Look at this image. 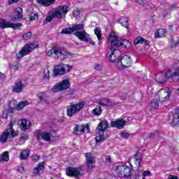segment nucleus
I'll return each instance as SVG.
<instances>
[{"label": "nucleus", "mask_w": 179, "mask_h": 179, "mask_svg": "<svg viewBox=\"0 0 179 179\" xmlns=\"http://www.w3.org/2000/svg\"><path fill=\"white\" fill-rule=\"evenodd\" d=\"M73 15H74V16H78V15H80V12H78V11H74L73 13Z\"/></svg>", "instance_id": "nucleus-61"}, {"label": "nucleus", "mask_w": 179, "mask_h": 179, "mask_svg": "<svg viewBox=\"0 0 179 179\" xmlns=\"http://www.w3.org/2000/svg\"><path fill=\"white\" fill-rule=\"evenodd\" d=\"M127 124V120L124 119H118L117 120H113L110 122V127L112 128H117V129H124Z\"/></svg>", "instance_id": "nucleus-18"}, {"label": "nucleus", "mask_w": 179, "mask_h": 179, "mask_svg": "<svg viewBox=\"0 0 179 179\" xmlns=\"http://www.w3.org/2000/svg\"><path fill=\"white\" fill-rule=\"evenodd\" d=\"M110 51L111 54L109 55V61L110 62L114 63L117 62L118 64V61H120L121 59V50L118 49V47L114 48L113 49V45L110 44Z\"/></svg>", "instance_id": "nucleus-9"}, {"label": "nucleus", "mask_w": 179, "mask_h": 179, "mask_svg": "<svg viewBox=\"0 0 179 179\" xmlns=\"http://www.w3.org/2000/svg\"><path fill=\"white\" fill-rule=\"evenodd\" d=\"M105 163H111V156L110 155L105 156Z\"/></svg>", "instance_id": "nucleus-50"}, {"label": "nucleus", "mask_w": 179, "mask_h": 179, "mask_svg": "<svg viewBox=\"0 0 179 179\" xmlns=\"http://www.w3.org/2000/svg\"><path fill=\"white\" fill-rule=\"evenodd\" d=\"M69 12V7L66 5L64 6H60V9L57 10L55 9L52 10V17H57V19H62L63 15H66Z\"/></svg>", "instance_id": "nucleus-10"}, {"label": "nucleus", "mask_w": 179, "mask_h": 179, "mask_svg": "<svg viewBox=\"0 0 179 179\" xmlns=\"http://www.w3.org/2000/svg\"><path fill=\"white\" fill-rule=\"evenodd\" d=\"M172 122L174 125H179V115L176 114L173 115Z\"/></svg>", "instance_id": "nucleus-41"}, {"label": "nucleus", "mask_w": 179, "mask_h": 179, "mask_svg": "<svg viewBox=\"0 0 179 179\" xmlns=\"http://www.w3.org/2000/svg\"><path fill=\"white\" fill-rule=\"evenodd\" d=\"M31 37V32L29 31L23 34L22 38L24 40H29Z\"/></svg>", "instance_id": "nucleus-44"}, {"label": "nucleus", "mask_w": 179, "mask_h": 179, "mask_svg": "<svg viewBox=\"0 0 179 179\" xmlns=\"http://www.w3.org/2000/svg\"><path fill=\"white\" fill-rule=\"evenodd\" d=\"M85 107V102H79L76 104L69 105L67 106V115L68 117H73L76 115L82 108Z\"/></svg>", "instance_id": "nucleus-7"}, {"label": "nucleus", "mask_w": 179, "mask_h": 179, "mask_svg": "<svg viewBox=\"0 0 179 179\" xmlns=\"http://www.w3.org/2000/svg\"><path fill=\"white\" fill-rule=\"evenodd\" d=\"M145 0H134L135 2H137V3H139V5L145 6L146 5Z\"/></svg>", "instance_id": "nucleus-52"}, {"label": "nucleus", "mask_w": 179, "mask_h": 179, "mask_svg": "<svg viewBox=\"0 0 179 179\" xmlns=\"http://www.w3.org/2000/svg\"><path fill=\"white\" fill-rule=\"evenodd\" d=\"M36 2L41 6H48L47 0H36Z\"/></svg>", "instance_id": "nucleus-43"}, {"label": "nucleus", "mask_w": 179, "mask_h": 179, "mask_svg": "<svg viewBox=\"0 0 179 179\" xmlns=\"http://www.w3.org/2000/svg\"><path fill=\"white\" fill-rule=\"evenodd\" d=\"M8 138L13 137L10 136V133L6 130L0 136V142H1V143H5V142L8 141Z\"/></svg>", "instance_id": "nucleus-27"}, {"label": "nucleus", "mask_w": 179, "mask_h": 179, "mask_svg": "<svg viewBox=\"0 0 179 179\" xmlns=\"http://www.w3.org/2000/svg\"><path fill=\"white\" fill-rule=\"evenodd\" d=\"M23 90V83L22 80L15 83L14 87L12 89L13 93H20Z\"/></svg>", "instance_id": "nucleus-25"}, {"label": "nucleus", "mask_w": 179, "mask_h": 179, "mask_svg": "<svg viewBox=\"0 0 179 179\" xmlns=\"http://www.w3.org/2000/svg\"><path fill=\"white\" fill-rule=\"evenodd\" d=\"M155 133L151 132L149 135H148V138H153V136H155Z\"/></svg>", "instance_id": "nucleus-62"}, {"label": "nucleus", "mask_w": 179, "mask_h": 179, "mask_svg": "<svg viewBox=\"0 0 179 179\" xmlns=\"http://www.w3.org/2000/svg\"><path fill=\"white\" fill-rule=\"evenodd\" d=\"M73 31H78V30L83 31V29H85V25L83 24H74L72 27Z\"/></svg>", "instance_id": "nucleus-35"}, {"label": "nucleus", "mask_w": 179, "mask_h": 179, "mask_svg": "<svg viewBox=\"0 0 179 179\" xmlns=\"http://www.w3.org/2000/svg\"><path fill=\"white\" fill-rule=\"evenodd\" d=\"M179 43L178 42H176L172 43L171 45V48H176V47H177V45H178Z\"/></svg>", "instance_id": "nucleus-58"}, {"label": "nucleus", "mask_w": 179, "mask_h": 179, "mask_svg": "<svg viewBox=\"0 0 179 179\" xmlns=\"http://www.w3.org/2000/svg\"><path fill=\"white\" fill-rule=\"evenodd\" d=\"M52 19H54V17H52V13H51V15L50 16L46 17V22H52Z\"/></svg>", "instance_id": "nucleus-53"}, {"label": "nucleus", "mask_w": 179, "mask_h": 179, "mask_svg": "<svg viewBox=\"0 0 179 179\" xmlns=\"http://www.w3.org/2000/svg\"><path fill=\"white\" fill-rule=\"evenodd\" d=\"M108 41L112 44V50L117 47H122V48H124V50H129L132 46L129 41L127 39L118 40V38L115 35H110Z\"/></svg>", "instance_id": "nucleus-1"}, {"label": "nucleus", "mask_w": 179, "mask_h": 179, "mask_svg": "<svg viewBox=\"0 0 179 179\" xmlns=\"http://www.w3.org/2000/svg\"><path fill=\"white\" fill-rule=\"evenodd\" d=\"M85 156L87 160V170L88 171H90V170L94 167V164L96 163L94 162V157L90 152H86Z\"/></svg>", "instance_id": "nucleus-17"}, {"label": "nucleus", "mask_w": 179, "mask_h": 179, "mask_svg": "<svg viewBox=\"0 0 179 179\" xmlns=\"http://www.w3.org/2000/svg\"><path fill=\"white\" fill-rule=\"evenodd\" d=\"M155 36L156 38H160V37H162V36H160V31H155Z\"/></svg>", "instance_id": "nucleus-56"}, {"label": "nucleus", "mask_w": 179, "mask_h": 179, "mask_svg": "<svg viewBox=\"0 0 179 179\" xmlns=\"http://www.w3.org/2000/svg\"><path fill=\"white\" fill-rule=\"evenodd\" d=\"M57 0H46V3H48V6H50V5H52V3H55V2Z\"/></svg>", "instance_id": "nucleus-54"}, {"label": "nucleus", "mask_w": 179, "mask_h": 179, "mask_svg": "<svg viewBox=\"0 0 179 179\" xmlns=\"http://www.w3.org/2000/svg\"><path fill=\"white\" fill-rule=\"evenodd\" d=\"M169 179H178V178L177 176H174L173 175H170L169 176Z\"/></svg>", "instance_id": "nucleus-60"}, {"label": "nucleus", "mask_w": 179, "mask_h": 179, "mask_svg": "<svg viewBox=\"0 0 179 179\" xmlns=\"http://www.w3.org/2000/svg\"><path fill=\"white\" fill-rule=\"evenodd\" d=\"M71 87V82L68 79L63 80L60 83L54 85L52 88V92L58 93V92H64L68 90Z\"/></svg>", "instance_id": "nucleus-8"}, {"label": "nucleus", "mask_w": 179, "mask_h": 179, "mask_svg": "<svg viewBox=\"0 0 179 179\" xmlns=\"http://www.w3.org/2000/svg\"><path fill=\"white\" fill-rule=\"evenodd\" d=\"M169 73H171V70H168L166 73H159L156 75L155 76V80L158 83H165L166 79H169L170 78V76H169Z\"/></svg>", "instance_id": "nucleus-16"}, {"label": "nucleus", "mask_w": 179, "mask_h": 179, "mask_svg": "<svg viewBox=\"0 0 179 179\" xmlns=\"http://www.w3.org/2000/svg\"><path fill=\"white\" fill-rule=\"evenodd\" d=\"M37 139H42L45 142H50L51 141V134L48 132H42L40 130L36 131Z\"/></svg>", "instance_id": "nucleus-20"}, {"label": "nucleus", "mask_w": 179, "mask_h": 179, "mask_svg": "<svg viewBox=\"0 0 179 179\" xmlns=\"http://www.w3.org/2000/svg\"><path fill=\"white\" fill-rule=\"evenodd\" d=\"M27 139H29V136L27 135H22L20 137V141L22 142V143H24Z\"/></svg>", "instance_id": "nucleus-45"}, {"label": "nucleus", "mask_w": 179, "mask_h": 179, "mask_svg": "<svg viewBox=\"0 0 179 179\" xmlns=\"http://www.w3.org/2000/svg\"><path fill=\"white\" fill-rule=\"evenodd\" d=\"M115 171L117 173V176L120 178H125L127 177H131V171H134L131 167L127 165H117L115 166Z\"/></svg>", "instance_id": "nucleus-5"}, {"label": "nucleus", "mask_w": 179, "mask_h": 179, "mask_svg": "<svg viewBox=\"0 0 179 179\" xmlns=\"http://www.w3.org/2000/svg\"><path fill=\"white\" fill-rule=\"evenodd\" d=\"M14 20H22L23 19V8L17 7L14 10Z\"/></svg>", "instance_id": "nucleus-21"}, {"label": "nucleus", "mask_w": 179, "mask_h": 179, "mask_svg": "<svg viewBox=\"0 0 179 179\" xmlns=\"http://www.w3.org/2000/svg\"><path fill=\"white\" fill-rule=\"evenodd\" d=\"M87 43H91L92 45H94V42L92 41V39L90 38V36H89V40L87 41Z\"/></svg>", "instance_id": "nucleus-59"}, {"label": "nucleus", "mask_w": 179, "mask_h": 179, "mask_svg": "<svg viewBox=\"0 0 179 179\" xmlns=\"http://www.w3.org/2000/svg\"><path fill=\"white\" fill-rule=\"evenodd\" d=\"M30 20H37L38 19V13H31L30 14Z\"/></svg>", "instance_id": "nucleus-46"}, {"label": "nucleus", "mask_w": 179, "mask_h": 179, "mask_svg": "<svg viewBox=\"0 0 179 179\" xmlns=\"http://www.w3.org/2000/svg\"><path fill=\"white\" fill-rule=\"evenodd\" d=\"M9 162V152L8 151L0 155V162Z\"/></svg>", "instance_id": "nucleus-32"}, {"label": "nucleus", "mask_w": 179, "mask_h": 179, "mask_svg": "<svg viewBox=\"0 0 179 179\" xmlns=\"http://www.w3.org/2000/svg\"><path fill=\"white\" fill-rule=\"evenodd\" d=\"M134 163L137 166V170H139L142 165L141 164V162H142V153L139 151H137L134 156Z\"/></svg>", "instance_id": "nucleus-22"}, {"label": "nucleus", "mask_w": 179, "mask_h": 179, "mask_svg": "<svg viewBox=\"0 0 179 179\" xmlns=\"http://www.w3.org/2000/svg\"><path fill=\"white\" fill-rule=\"evenodd\" d=\"M94 69L95 71H101L103 69V66H101L100 64H95L94 66Z\"/></svg>", "instance_id": "nucleus-48"}, {"label": "nucleus", "mask_w": 179, "mask_h": 179, "mask_svg": "<svg viewBox=\"0 0 179 179\" xmlns=\"http://www.w3.org/2000/svg\"><path fill=\"white\" fill-rule=\"evenodd\" d=\"M18 124L20 125L21 131H27V129L30 128V121L26 119H23L22 120L20 121Z\"/></svg>", "instance_id": "nucleus-24"}, {"label": "nucleus", "mask_w": 179, "mask_h": 179, "mask_svg": "<svg viewBox=\"0 0 179 179\" xmlns=\"http://www.w3.org/2000/svg\"><path fill=\"white\" fill-rule=\"evenodd\" d=\"M98 104L102 106V107H104V106H111V101L108 99H101L98 101Z\"/></svg>", "instance_id": "nucleus-30"}, {"label": "nucleus", "mask_w": 179, "mask_h": 179, "mask_svg": "<svg viewBox=\"0 0 179 179\" xmlns=\"http://www.w3.org/2000/svg\"><path fill=\"white\" fill-rule=\"evenodd\" d=\"M160 37H166V34H167L166 29H162L159 30Z\"/></svg>", "instance_id": "nucleus-47"}, {"label": "nucleus", "mask_w": 179, "mask_h": 179, "mask_svg": "<svg viewBox=\"0 0 179 179\" xmlns=\"http://www.w3.org/2000/svg\"><path fill=\"white\" fill-rule=\"evenodd\" d=\"M143 43H145V45H149V41L145 39Z\"/></svg>", "instance_id": "nucleus-64"}, {"label": "nucleus", "mask_w": 179, "mask_h": 179, "mask_svg": "<svg viewBox=\"0 0 179 179\" xmlns=\"http://www.w3.org/2000/svg\"><path fill=\"white\" fill-rule=\"evenodd\" d=\"M169 78H171L173 82L179 81V66L176 67L174 71L171 70V73L169 74Z\"/></svg>", "instance_id": "nucleus-23"}, {"label": "nucleus", "mask_w": 179, "mask_h": 179, "mask_svg": "<svg viewBox=\"0 0 179 179\" xmlns=\"http://www.w3.org/2000/svg\"><path fill=\"white\" fill-rule=\"evenodd\" d=\"M56 55L60 61H64L68 58V53L64 50H61V48L53 47L47 52V55L51 57V55Z\"/></svg>", "instance_id": "nucleus-6"}, {"label": "nucleus", "mask_w": 179, "mask_h": 179, "mask_svg": "<svg viewBox=\"0 0 179 179\" xmlns=\"http://www.w3.org/2000/svg\"><path fill=\"white\" fill-rule=\"evenodd\" d=\"M7 132L10 133V136L13 138H15V136H17V133L15 132V130H13V123L10 122L9 124V129H6Z\"/></svg>", "instance_id": "nucleus-33"}, {"label": "nucleus", "mask_w": 179, "mask_h": 179, "mask_svg": "<svg viewBox=\"0 0 179 179\" xmlns=\"http://www.w3.org/2000/svg\"><path fill=\"white\" fill-rule=\"evenodd\" d=\"M107 128H108V123H107V121L106 120L101 121L98 124L96 131H98L99 134L95 138V141L97 143L104 142V141H106V139H107V138L108 137L107 131H106Z\"/></svg>", "instance_id": "nucleus-2"}, {"label": "nucleus", "mask_w": 179, "mask_h": 179, "mask_svg": "<svg viewBox=\"0 0 179 179\" xmlns=\"http://www.w3.org/2000/svg\"><path fill=\"white\" fill-rule=\"evenodd\" d=\"M31 160H35V161L40 160V156L37 155H33L31 156Z\"/></svg>", "instance_id": "nucleus-51"}, {"label": "nucleus", "mask_w": 179, "mask_h": 179, "mask_svg": "<svg viewBox=\"0 0 179 179\" xmlns=\"http://www.w3.org/2000/svg\"><path fill=\"white\" fill-rule=\"evenodd\" d=\"M117 22L121 25H122L123 27H126V29H128V27H129V22L128 17L123 16V17H120L117 20Z\"/></svg>", "instance_id": "nucleus-26"}, {"label": "nucleus", "mask_w": 179, "mask_h": 179, "mask_svg": "<svg viewBox=\"0 0 179 179\" xmlns=\"http://www.w3.org/2000/svg\"><path fill=\"white\" fill-rule=\"evenodd\" d=\"M72 33H73V29L72 27L69 28H64L61 31V34H72Z\"/></svg>", "instance_id": "nucleus-38"}, {"label": "nucleus", "mask_w": 179, "mask_h": 179, "mask_svg": "<svg viewBox=\"0 0 179 179\" xmlns=\"http://www.w3.org/2000/svg\"><path fill=\"white\" fill-rule=\"evenodd\" d=\"M2 79H5V74L0 72V83L1 82Z\"/></svg>", "instance_id": "nucleus-57"}, {"label": "nucleus", "mask_w": 179, "mask_h": 179, "mask_svg": "<svg viewBox=\"0 0 179 179\" xmlns=\"http://www.w3.org/2000/svg\"><path fill=\"white\" fill-rule=\"evenodd\" d=\"M82 167H68L66 169V174L68 177H75V178H79L82 177Z\"/></svg>", "instance_id": "nucleus-11"}, {"label": "nucleus", "mask_w": 179, "mask_h": 179, "mask_svg": "<svg viewBox=\"0 0 179 179\" xmlns=\"http://www.w3.org/2000/svg\"><path fill=\"white\" fill-rule=\"evenodd\" d=\"M29 156H30V150L27 149L21 152L20 159V160H27V159H29Z\"/></svg>", "instance_id": "nucleus-29"}, {"label": "nucleus", "mask_w": 179, "mask_h": 179, "mask_svg": "<svg viewBox=\"0 0 179 179\" xmlns=\"http://www.w3.org/2000/svg\"><path fill=\"white\" fill-rule=\"evenodd\" d=\"M121 138L124 139H129V138H134V134H129L127 131H122L120 134Z\"/></svg>", "instance_id": "nucleus-36"}, {"label": "nucleus", "mask_w": 179, "mask_h": 179, "mask_svg": "<svg viewBox=\"0 0 179 179\" xmlns=\"http://www.w3.org/2000/svg\"><path fill=\"white\" fill-rule=\"evenodd\" d=\"M23 26L22 23H13L9 21H6V20H1L0 21V29H13V30H17L19 27H22Z\"/></svg>", "instance_id": "nucleus-12"}, {"label": "nucleus", "mask_w": 179, "mask_h": 179, "mask_svg": "<svg viewBox=\"0 0 179 179\" xmlns=\"http://www.w3.org/2000/svg\"><path fill=\"white\" fill-rule=\"evenodd\" d=\"M92 113L96 117L101 115V106H99L98 108H94L92 110Z\"/></svg>", "instance_id": "nucleus-37"}, {"label": "nucleus", "mask_w": 179, "mask_h": 179, "mask_svg": "<svg viewBox=\"0 0 179 179\" xmlns=\"http://www.w3.org/2000/svg\"><path fill=\"white\" fill-rule=\"evenodd\" d=\"M29 104H30V103L27 101H20L17 105L16 108L17 110H22L24 108V107H26V106H29Z\"/></svg>", "instance_id": "nucleus-34"}, {"label": "nucleus", "mask_w": 179, "mask_h": 179, "mask_svg": "<svg viewBox=\"0 0 179 179\" xmlns=\"http://www.w3.org/2000/svg\"><path fill=\"white\" fill-rule=\"evenodd\" d=\"M19 0H8V5H12V3H17Z\"/></svg>", "instance_id": "nucleus-55"}, {"label": "nucleus", "mask_w": 179, "mask_h": 179, "mask_svg": "<svg viewBox=\"0 0 179 179\" xmlns=\"http://www.w3.org/2000/svg\"><path fill=\"white\" fill-rule=\"evenodd\" d=\"M142 176H143V177H148L152 176V173H150V171H145L143 172Z\"/></svg>", "instance_id": "nucleus-49"}, {"label": "nucleus", "mask_w": 179, "mask_h": 179, "mask_svg": "<svg viewBox=\"0 0 179 179\" xmlns=\"http://www.w3.org/2000/svg\"><path fill=\"white\" fill-rule=\"evenodd\" d=\"M144 41H145V38L141 36H138L134 40V44L135 45H136V44H143Z\"/></svg>", "instance_id": "nucleus-40"}, {"label": "nucleus", "mask_w": 179, "mask_h": 179, "mask_svg": "<svg viewBox=\"0 0 179 179\" xmlns=\"http://www.w3.org/2000/svg\"><path fill=\"white\" fill-rule=\"evenodd\" d=\"M94 31L99 40V44H101V40H103V38L101 37V30H100V28L96 27L94 29Z\"/></svg>", "instance_id": "nucleus-31"}, {"label": "nucleus", "mask_w": 179, "mask_h": 179, "mask_svg": "<svg viewBox=\"0 0 179 179\" xmlns=\"http://www.w3.org/2000/svg\"><path fill=\"white\" fill-rule=\"evenodd\" d=\"M40 171H44V162H40L33 170L34 174H38Z\"/></svg>", "instance_id": "nucleus-28"}, {"label": "nucleus", "mask_w": 179, "mask_h": 179, "mask_svg": "<svg viewBox=\"0 0 179 179\" xmlns=\"http://www.w3.org/2000/svg\"><path fill=\"white\" fill-rule=\"evenodd\" d=\"M159 101H156L155 99H154L153 101H152L150 102V107H152V108H154L155 110H156L157 108H159Z\"/></svg>", "instance_id": "nucleus-39"}, {"label": "nucleus", "mask_w": 179, "mask_h": 179, "mask_svg": "<svg viewBox=\"0 0 179 179\" xmlns=\"http://www.w3.org/2000/svg\"><path fill=\"white\" fill-rule=\"evenodd\" d=\"M36 96L40 101H43L44 98L45 97V92H39L36 94Z\"/></svg>", "instance_id": "nucleus-42"}, {"label": "nucleus", "mask_w": 179, "mask_h": 179, "mask_svg": "<svg viewBox=\"0 0 179 179\" xmlns=\"http://www.w3.org/2000/svg\"><path fill=\"white\" fill-rule=\"evenodd\" d=\"M73 69V66L71 64H65L62 63L57 66H55L53 69V78L58 76V75H65V73H68V72H71Z\"/></svg>", "instance_id": "nucleus-3"}, {"label": "nucleus", "mask_w": 179, "mask_h": 179, "mask_svg": "<svg viewBox=\"0 0 179 179\" xmlns=\"http://www.w3.org/2000/svg\"><path fill=\"white\" fill-rule=\"evenodd\" d=\"M74 35L76 37L78 38V40H80V41H85V43H87L89 37L90 36V35H89V34H87L85 30L78 31L74 33Z\"/></svg>", "instance_id": "nucleus-19"}, {"label": "nucleus", "mask_w": 179, "mask_h": 179, "mask_svg": "<svg viewBox=\"0 0 179 179\" xmlns=\"http://www.w3.org/2000/svg\"><path fill=\"white\" fill-rule=\"evenodd\" d=\"M13 111H15V108H10L8 109V112H9V113H13Z\"/></svg>", "instance_id": "nucleus-63"}, {"label": "nucleus", "mask_w": 179, "mask_h": 179, "mask_svg": "<svg viewBox=\"0 0 179 179\" xmlns=\"http://www.w3.org/2000/svg\"><path fill=\"white\" fill-rule=\"evenodd\" d=\"M80 134H89L90 132V127L87 124H75L73 134V135H80Z\"/></svg>", "instance_id": "nucleus-13"}, {"label": "nucleus", "mask_w": 179, "mask_h": 179, "mask_svg": "<svg viewBox=\"0 0 179 179\" xmlns=\"http://www.w3.org/2000/svg\"><path fill=\"white\" fill-rule=\"evenodd\" d=\"M171 96V91H169V89H161L157 93V99L158 100L163 99V101H167Z\"/></svg>", "instance_id": "nucleus-14"}, {"label": "nucleus", "mask_w": 179, "mask_h": 179, "mask_svg": "<svg viewBox=\"0 0 179 179\" xmlns=\"http://www.w3.org/2000/svg\"><path fill=\"white\" fill-rule=\"evenodd\" d=\"M117 65H120V66H119L120 69H124V68H129V66L132 65L131 57H128V55L123 56L120 60L118 61Z\"/></svg>", "instance_id": "nucleus-15"}, {"label": "nucleus", "mask_w": 179, "mask_h": 179, "mask_svg": "<svg viewBox=\"0 0 179 179\" xmlns=\"http://www.w3.org/2000/svg\"><path fill=\"white\" fill-rule=\"evenodd\" d=\"M38 48V45L36 43H27L23 48L19 51L18 54H17V59L19 60L20 58H23V57H26V55H29L30 52H32L33 50H36V48Z\"/></svg>", "instance_id": "nucleus-4"}]
</instances>
